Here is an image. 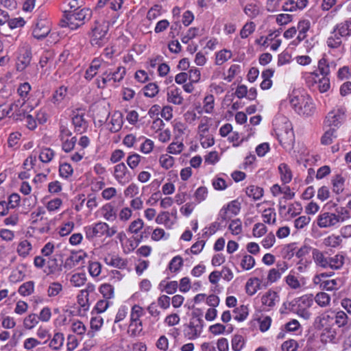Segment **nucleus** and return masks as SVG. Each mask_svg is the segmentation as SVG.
<instances>
[{
  "mask_svg": "<svg viewBox=\"0 0 351 351\" xmlns=\"http://www.w3.org/2000/svg\"><path fill=\"white\" fill-rule=\"evenodd\" d=\"M62 261L58 258V254H55L48 258L47 261L46 272L47 274H56L62 270Z\"/></svg>",
  "mask_w": 351,
  "mask_h": 351,
  "instance_id": "20",
  "label": "nucleus"
},
{
  "mask_svg": "<svg viewBox=\"0 0 351 351\" xmlns=\"http://www.w3.org/2000/svg\"><path fill=\"white\" fill-rule=\"evenodd\" d=\"M64 342V335L61 332H56L49 341V346L54 350H58L62 347Z\"/></svg>",
  "mask_w": 351,
  "mask_h": 351,
  "instance_id": "43",
  "label": "nucleus"
},
{
  "mask_svg": "<svg viewBox=\"0 0 351 351\" xmlns=\"http://www.w3.org/2000/svg\"><path fill=\"white\" fill-rule=\"evenodd\" d=\"M334 311H327L317 316L315 319V324L319 329H327L330 328V325L333 323Z\"/></svg>",
  "mask_w": 351,
  "mask_h": 351,
  "instance_id": "17",
  "label": "nucleus"
},
{
  "mask_svg": "<svg viewBox=\"0 0 351 351\" xmlns=\"http://www.w3.org/2000/svg\"><path fill=\"white\" fill-rule=\"evenodd\" d=\"M123 123V115L121 112L117 111L112 114L108 124L110 125L109 130L111 132H119Z\"/></svg>",
  "mask_w": 351,
  "mask_h": 351,
  "instance_id": "31",
  "label": "nucleus"
},
{
  "mask_svg": "<svg viewBox=\"0 0 351 351\" xmlns=\"http://www.w3.org/2000/svg\"><path fill=\"white\" fill-rule=\"evenodd\" d=\"M138 142H141L138 149L141 153L149 154L153 151L154 142L152 139L141 135L138 136Z\"/></svg>",
  "mask_w": 351,
  "mask_h": 351,
  "instance_id": "36",
  "label": "nucleus"
},
{
  "mask_svg": "<svg viewBox=\"0 0 351 351\" xmlns=\"http://www.w3.org/2000/svg\"><path fill=\"white\" fill-rule=\"evenodd\" d=\"M21 137L22 134L19 132L10 133L8 138V147L14 149L19 148Z\"/></svg>",
  "mask_w": 351,
  "mask_h": 351,
  "instance_id": "52",
  "label": "nucleus"
},
{
  "mask_svg": "<svg viewBox=\"0 0 351 351\" xmlns=\"http://www.w3.org/2000/svg\"><path fill=\"white\" fill-rule=\"evenodd\" d=\"M255 265V260L251 255L245 254L241 260V267L243 270H250Z\"/></svg>",
  "mask_w": 351,
  "mask_h": 351,
  "instance_id": "64",
  "label": "nucleus"
},
{
  "mask_svg": "<svg viewBox=\"0 0 351 351\" xmlns=\"http://www.w3.org/2000/svg\"><path fill=\"white\" fill-rule=\"evenodd\" d=\"M55 156L54 151L49 147H43L38 155L40 160L43 163L50 162Z\"/></svg>",
  "mask_w": 351,
  "mask_h": 351,
  "instance_id": "47",
  "label": "nucleus"
},
{
  "mask_svg": "<svg viewBox=\"0 0 351 351\" xmlns=\"http://www.w3.org/2000/svg\"><path fill=\"white\" fill-rule=\"evenodd\" d=\"M90 324L91 330L88 331L87 335L90 337H93L95 335L94 332H97L101 328L104 324V319L100 315L93 317L90 319Z\"/></svg>",
  "mask_w": 351,
  "mask_h": 351,
  "instance_id": "39",
  "label": "nucleus"
},
{
  "mask_svg": "<svg viewBox=\"0 0 351 351\" xmlns=\"http://www.w3.org/2000/svg\"><path fill=\"white\" fill-rule=\"evenodd\" d=\"M215 98L211 94L206 95L203 101V110L205 113L211 114L214 110Z\"/></svg>",
  "mask_w": 351,
  "mask_h": 351,
  "instance_id": "56",
  "label": "nucleus"
},
{
  "mask_svg": "<svg viewBox=\"0 0 351 351\" xmlns=\"http://www.w3.org/2000/svg\"><path fill=\"white\" fill-rule=\"evenodd\" d=\"M62 27H69L75 30L81 26V23L76 20L75 16L71 12H64V19L61 21Z\"/></svg>",
  "mask_w": 351,
  "mask_h": 351,
  "instance_id": "33",
  "label": "nucleus"
},
{
  "mask_svg": "<svg viewBox=\"0 0 351 351\" xmlns=\"http://www.w3.org/2000/svg\"><path fill=\"white\" fill-rule=\"evenodd\" d=\"M99 291L106 300L110 301V300L114 298V287L110 284H101L99 288Z\"/></svg>",
  "mask_w": 351,
  "mask_h": 351,
  "instance_id": "41",
  "label": "nucleus"
},
{
  "mask_svg": "<svg viewBox=\"0 0 351 351\" xmlns=\"http://www.w3.org/2000/svg\"><path fill=\"white\" fill-rule=\"evenodd\" d=\"M113 176L116 181L123 186L132 179V174L123 162H119L114 167Z\"/></svg>",
  "mask_w": 351,
  "mask_h": 351,
  "instance_id": "14",
  "label": "nucleus"
},
{
  "mask_svg": "<svg viewBox=\"0 0 351 351\" xmlns=\"http://www.w3.org/2000/svg\"><path fill=\"white\" fill-rule=\"evenodd\" d=\"M126 74V69L123 66H119L115 69L105 71L96 79V84L99 88L106 86L117 87L123 81Z\"/></svg>",
  "mask_w": 351,
  "mask_h": 351,
  "instance_id": "3",
  "label": "nucleus"
},
{
  "mask_svg": "<svg viewBox=\"0 0 351 351\" xmlns=\"http://www.w3.org/2000/svg\"><path fill=\"white\" fill-rule=\"evenodd\" d=\"M240 205L236 201H232L230 202L226 208H223L219 213V216L222 220H227L230 219L232 215H237L240 211Z\"/></svg>",
  "mask_w": 351,
  "mask_h": 351,
  "instance_id": "24",
  "label": "nucleus"
},
{
  "mask_svg": "<svg viewBox=\"0 0 351 351\" xmlns=\"http://www.w3.org/2000/svg\"><path fill=\"white\" fill-rule=\"evenodd\" d=\"M72 14L75 16L76 20L79 23H81V25L84 23L86 20H88L91 16V11L86 8L73 12Z\"/></svg>",
  "mask_w": 351,
  "mask_h": 351,
  "instance_id": "48",
  "label": "nucleus"
},
{
  "mask_svg": "<svg viewBox=\"0 0 351 351\" xmlns=\"http://www.w3.org/2000/svg\"><path fill=\"white\" fill-rule=\"evenodd\" d=\"M333 27L338 32L339 34L348 39L351 36V18L337 23Z\"/></svg>",
  "mask_w": 351,
  "mask_h": 351,
  "instance_id": "32",
  "label": "nucleus"
},
{
  "mask_svg": "<svg viewBox=\"0 0 351 351\" xmlns=\"http://www.w3.org/2000/svg\"><path fill=\"white\" fill-rule=\"evenodd\" d=\"M234 319L242 322L245 320L248 315V308L245 305H241L236 308L234 311Z\"/></svg>",
  "mask_w": 351,
  "mask_h": 351,
  "instance_id": "58",
  "label": "nucleus"
},
{
  "mask_svg": "<svg viewBox=\"0 0 351 351\" xmlns=\"http://www.w3.org/2000/svg\"><path fill=\"white\" fill-rule=\"evenodd\" d=\"M311 27V22L308 19L300 21L297 25V31H298L299 39H305L306 34Z\"/></svg>",
  "mask_w": 351,
  "mask_h": 351,
  "instance_id": "44",
  "label": "nucleus"
},
{
  "mask_svg": "<svg viewBox=\"0 0 351 351\" xmlns=\"http://www.w3.org/2000/svg\"><path fill=\"white\" fill-rule=\"evenodd\" d=\"M189 197L190 195L187 193L186 186H180L178 188L177 193L174 197V202L178 205H181L184 204Z\"/></svg>",
  "mask_w": 351,
  "mask_h": 351,
  "instance_id": "50",
  "label": "nucleus"
},
{
  "mask_svg": "<svg viewBox=\"0 0 351 351\" xmlns=\"http://www.w3.org/2000/svg\"><path fill=\"white\" fill-rule=\"evenodd\" d=\"M289 101L291 108L300 115L311 116L315 111L313 99L307 94L294 91L289 95Z\"/></svg>",
  "mask_w": 351,
  "mask_h": 351,
  "instance_id": "2",
  "label": "nucleus"
},
{
  "mask_svg": "<svg viewBox=\"0 0 351 351\" xmlns=\"http://www.w3.org/2000/svg\"><path fill=\"white\" fill-rule=\"evenodd\" d=\"M280 180L284 184L289 183L292 180V171L290 167L285 163H281L278 166Z\"/></svg>",
  "mask_w": 351,
  "mask_h": 351,
  "instance_id": "37",
  "label": "nucleus"
},
{
  "mask_svg": "<svg viewBox=\"0 0 351 351\" xmlns=\"http://www.w3.org/2000/svg\"><path fill=\"white\" fill-rule=\"evenodd\" d=\"M101 217L106 221L112 222L117 217V210L111 203H106L99 209Z\"/></svg>",
  "mask_w": 351,
  "mask_h": 351,
  "instance_id": "26",
  "label": "nucleus"
},
{
  "mask_svg": "<svg viewBox=\"0 0 351 351\" xmlns=\"http://www.w3.org/2000/svg\"><path fill=\"white\" fill-rule=\"evenodd\" d=\"M31 90V86L28 82H24L19 85L17 88V93L20 96V98L22 101L28 99L29 93Z\"/></svg>",
  "mask_w": 351,
  "mask_h": 351,
  "instance_id": "60",
  "label": "nucleus"
},
{
  "mask_svg": "<svg viewBox=\"0 0 351 351\" xmlns=\"http://www.w3.org/2000/svg\"><path fill=\"white\" fill-rule=\"evenodd\" d=\"M156 223L158 224H162L167 228H171L174 223L170 219V215L169 212L162 211L160 212L156 218Z\"/></svg>",
  "mask_w": 351,
  "mask_h": 351,
  "instance_id": "42",
  "label": "nucleus"
},
{
  "mask_svg": "<svg viewBox=\"0 0 351 351\" xmlns=\"http://www.w3.org/2000/svg\"><path fill=\"white\" fill-rule=\"evenodd\" d=\"M262 308L267 311L273 308L280 302V296L278 292L269 289L266 291L261 298Z\"/></svg>",
  "mask_w": 351,
  "mask_h": 351,
  "instance_id": "16",
  "label": "nucleus"
},
{
  "mask_svg": "<svg viewBox=\"0 0 351 351\" xmlns=\"http://www.w3.org/2000/svg\"><path fill=\"white\" fill-rule=\"evenodd\" d=\"M346 40L344 36H341V34H339L338 32L332 27L326 39V43L330 51L342 52L344 51L343 40Z\"/></svg>",
  "mask_w": 351,
  "mask_h": 351,
  "instance_id": "12",
  "label": "nucleus"
},
{
  "mask_svg": "<svg viewBox=\"0 0 351 351\" xmlns=\"http://www.w3.org/2000/svg\"><path fill=\"white\" fill-rule=\"evenodd\" d=\"M86 281L85 273H76L71 276L70 282L73 287H80L83 286Z\"/></svg>",
  "mask_w": 351,
  "mask_h": 351,
  "instance_id": "55",
  "label": "nucleus"
},
{
  "mask_svg": "<svg viewBox=\"0 0 351 351\" xmlns=\"http://www.w3.org/2000/svg\"><path fill=\"white\" fill-rule=\"evenodd\" d=\"M143 157L137 153H132L127 157L126 162L128 167L134 170L138 167Z\"/></svg>",
  "mask_w": 351,
  "mask_h": 351,
  "instance_id": "59",
  "label": "nucleus"
},
{
  "mask_svg": "<svg viewBox=\"0 0 351 351\" xmlns=\"http://www.w3.org/2000/svg\"><path fill=\"white\" fill-rule=\"evenodd\" d=\"M313 295L306 294L290 302L289 306L291 311L307 320L311 317L312 314L309 308L313 306Z\"/></svg>",
  "mask_w": 351,
  "mask_h": 351,
  "instance_id": "5",
  "label": "nucleus"
},
{
  "mask_svg": "<svg viewBox=\"0 0 351 351\" xmlns=\"http://www.w3.org/2000/svg\"><path fill=\"white\" fill-rule=\"evenodd\" d=\"M345 182L346 178L341 173L333 176L331 179L332 192L337 195L342 193L345 189Z\"/></svg>",
  "mask_w": 351,
  "mask_h": 351,
  "instance_id": "29",
  "label": "nucleus"
},
{
  "mask_svg": "<svg viewBox=\"0 0 351 351\" xmlns=\"http://www.w3.org/2000/svg\"><path fill=\"white\" fill-rule=\"evenodd\" d=\"M285 280L287 285L294 290L300 289L305 285L304 278H298L293 269L289 271V274L285 278Z\"/></svg>",
  "mask_w": 351,
  "mask_h": 351,
  "instance_id": "23",
  "label": "nucleus"
},
{
  "mask_svg": "<svg viewBox=\"0 0 351 351\" xmlns=\"http://www.w3.org/2000/svg\"><path fill=\"white\" fill-rule=\"evenodd\" d=\"M108 22L101 20L96 21L92 28L91 44L93 46L101 47L108 40Z\"/></svg>",
  "mask_w": 351,
  "mask_h": 351,
  "instance_id": "7",
  "label": "nucleus"
},
{
  "mask_svg": "<svg viewBox=\"0 0 351 351\" xmlns=\"http://www.w3.org/2000/svg\"><path fill=\"white\" fill-rule=\"evenodd\" d=\"M346 119V110L343 107H335L326 114L324 125L337 130Z\"/></svg>",
  "mask_w": 351,
  "mask_h": 351,
  "instance_id": "8",
  "label": "nucleus"
},
{
  "mask_svg": "<svg viewBox=\"0 0 351 351\" xmlns=\"http://www.w3.org/2000/svg\"><path fill=\"white\" fill-rule=\"evenodd\" d=\"M328 256L327 253L317 248L312 250V258L315 265L323 269H327Z\"/></svg>",
  "mask_w": 351,
  "mask_h": 351,
  "instance_id": "22",
  "label": "nucleus"
},
{
  "mask_svg": "<svg viewBox=\"0 0 351 351\" xmlns=\"http://www.w3.org/2000/svg\"><path fill=\"white\" fill-rule=\"evenodd\" d=\"M314 301L321 307H326L330 303V296L325 292H319L315 297Z\"/></svg>",
  "mask_w": 351,
  "mask_h": 351,
  "instance_id": "51",
  "label": "nucleus"
},
{
  "mask_svg": "<svg viewBox=\"0 0 351 351\" xmlns=\"http://www.w3.org/2000/svg\"><path fill=\"white\" fill-rule=\"evenodd\" d=\"M317 71L321 75L328 77L330 73V66L325 58H322L318 61Z\"/></svg>",
  "mask_w": 351,
  "mask_h": 351,
  "instance_id": "61",
  "label": "nucleus"
},
{
  "mask_svg": "<svg viewBox=\"0 0 351 351\" xmlns=\"http://www.w3.org/2000/svg\"><path fill=\"white\" fill-rule=\"evenodd\" d=\"M67 87L61 86L53 93L51 102L56 106H60L67 95Z\"/></svg>",
  "mask_w": 351,
  "mask_h": 351,
  "instance_id": "35",
  "label": "nucleus"
},
{
  "mask_svg": "<svg viewBox=\"0 0 351 351\" xmlns=\"http://www.w3.org/2000/svg\"><path fill=\"white\" fill-rule=\"evenodd\" d=\"M86 239L89 241L102 237H112L117 232L116 226H110L104 221H97L84 227Z\"/></svg>",
  "mask_w": 351,
  "mask_h": 351,
  "instance_id": "4",
  "label": "nucleus"
},
{
  "mask_svg": "<svg viewBox=\"0 0 351 351\" xmlns=\"http://www.w3.org/2000/svg\"><path fill=\"white\" fill-rule=\"evenodd\" d=\"M144 309L138 304H134L130 311V321L142 322L141 318L144 315Z\"/></svg>",
  "mask_w": 351,
  "mask_h": 351,
  "instance_id": "49",
  "label": "nucleus"
},
{
  "mask_svg": "<svg viewBox=\"0 0 351 351\" xmlns=\"http://www.w3.org/2000/svg\"><path fill=\"white\" fill-rule=\"evenodd\" d=\"M204 326V320L199 317H193L184 329V335L189 340L199 338Z\"/></svg>",
  "mask_w": 351,
  "mask_h": 351,
  "instance_id": "9",
  "label": "nucleus"
},
{
  "mask_svg": "<svg viewBox=\"0 0 351 351\" xmlns=\"http://www.w3.org/2000/svg\"><path fill=\"white\" fill-rule=\"evenodd\" d=\"M143 331L142 322H129L128 333L131 337H138Z\"/></svg>",
  "mask_w": 351,
  "mask_h": 351,
  "instance_id": "46",
  "label": "nucleus"
},
{
  "mask_svg": "<svg viewBox=\"0 0 351 351\" xmlns=\"http://www.w3.org/2000/svg\"><path fill=\"white\" fill-rule=\"evenodd\" d=\"M306 85L313 90L326 93L330 88L328 77L321 75L317 71L305 73L303 75Z\"/></svg>",
  "mask_w": 351,
  "mask_h": 351,
  "instance_id": "6",
  "label": "nucleus"
},
{
  "mask_svg": "<svg viewBox=\"0 0 351 351\" xmlns=\"http://www.w3.org/2000/svg\"><path fill=\"white\" fill-rule=\"evenodd\" d=\"M51 31V23L44 16L35 20L32 25V35L40 40L45 38Z\"/></svg>",
  "mask_w": 351,
  "mask_h": 351,
  "instance_id": "11",
  "label": "nucleus"
},
{
  "mask_svg": "<svg viewBox=\"0 0 351 351\" xmlns=\"http://www.w3.org/2000/svg\"><path fill=\"white\" fill-rule=\"evenodd\" d=\"M263 189L255 185H250L245 189L246 195L254 200H258L263 196Z\"/></svg>",
  "mask_w": 351,
  "mask_h": 351,
  "instance_id": "40",
  "label": "nucleus"
},
{
  "mask_svg": "<svg viewBox=\"0 0 351 351\" xmlns=\"http://www.w3.org/2000/svg\"><path fill=\"white\" fill-rule=\"evenodd\" d=\"M243 12L247 16L254 19L260 14V8L256 4L248 3L245 6Z\"/></svg>",
  "mask_w": 351,
  "mask_h": 351,
  "instance_id": "62",
  "label": "nucleus"
},
{
  "mask_svg": "<svg viewBox=\"0 0 351 351\" xmlns=\"http://www.w3.org/2000/svg\"><path fill=\"white\" fill-rule=\"evenodd\" d=\"M261 280L258 278H250L245 285L246 293L249 295H254L261 289Z\"/></svg>",
  "mask_w": 351,
  "mask_h": 351,
  "instance_id": "38",
  "label": "nucleus"
},
{
  "mask_svg": "<svg viewBox=\"0 0 351 351\" xmlns=\"http://www.w3.org/2000/svg\"><path fill=\"white\" fill-rule=\"evenodd\" d=\"M167 100L174 105L182 104L184 99L182 96V90L178 87L169 88L167 93Z\"/></svg>",
  "mask_w": 351,
  "mask_h": 351,
  "instance_id": "28",
  "label": "nucleus"
},
{
  "mask_svg": "<svg viewBox=\"0 0 351 351\" xmlns=\"http://www.w3.org/2000/svg\"><path fill=\"white\" fill-rule=\"evenodd\" d=\"M72 123L75 131L80 134L85 132L88 127V123L84 118V113L79 110L73 112Z\"/></svg>",
  "mask_w": 351,
  "mask_h": 351,
  "instance_id": "18",
  "label": "nucleus"
},
{
  "mask_svg": "<svg viewBox=\"0 0 351 351\" xmlns=\"http://www.w3.org/2000/svg\"><path fill=\"white\" fill-rule=\"evenodd\" d=\"M302 211V204L298 202L291 203L288 206L282 205L280 203L279 205V214L282 216L285 220H290L295 217L300 215Z\"/></svg>",
  "mask_w": 351,
  "mask_h": 351,
  "instance_id": "15",
  "label": "nucleus"
},
{
  "mask_svg": "<svg viewBox=\"0 0 351 351\" xmlns=\"http://www.w3.org/2000/svg\"><path fill=\"white\" fill-rule=\"evenodd\" d=\"M62 290L63 287L61 283L58 282H51L47 290V296L51 298L57 297L62 293Z\"/></svg>",
  "mask_w": 351,
  "mask_h": 351,
  "instance_id": "45",
  "label": "nucleus"
},
{
  "mask_svg": "<svg viewBox=\"0 0 351 351\" xmlns=\"http://www.w3.org/2000/svg\"><path fill=\"white\" fill-rule=\"evenodd\" d=\"M245 344V339L241 335H234L231 340V346L233 351H241Z\"/></svg>",
  "mask_w": 351,
  "mask_h": 351,
  "instance_id": "53",
  "label": "nucleus"
},
{
  "mask_svg": "<svg viewBox=\"0 0 351 351\" xmlns=\"http://www.w3.org/2000/svg\"><path fill=\"white\" fill-rule=\"evenodd\" d=\"M343 285V280L341 278L326 280L321 282L319 288L322 290L332 291L339 289Z\"/></svg>",
  "mask_w": 351,
  "mask_h": 351,
  "instance_id": "30",
  "label": "nucleus"
},
{
  "mask_svg": "<svg viewBox=\"0 0 351 351\" xmlns=\"http://www.w3.org/2000/svg\"><path fill=\"white\" fill-rule=\"evenodd\" d=\"M12 110H10L11 118L14 120H22L25 116L33 110L27 101H22L20 99L10 104Z\"/></svg>",
  "mask_w": 351,
  "mask_h": 351,
  "instance_id": "10",
  "label": "nucleus"
},
{
  "mask_svg": "<svg viewBox=\"0 0 351 351\" xmlns=\"http://www.w3.org/2000/svg\"><path fill=\"white\" fill-rule=\"evenodd\" d=\"M345 262V256L341 254H337L333 256L328 257L327 269H340Z\"/></svg>",
  "mask_w": 351,
  "mask_h": 351,
  "instance_id": "34",
  "label": "nucleus"
},
{
  "mask_svg": "<svg viewBox=\"0 0 351 351\" xmlns=\"http://www.w3.org/2000/svg\"><path fill=\"white\" fill-rule=\"evenodd\" d=\"M341 241L340 236L332 234L324 239L323 244L326 247H337L341 244Z\"/></svg>",
  "mask_w": 351,
  "mask_h": 351,
  "instance_id": "63",
  "label": "nucleus"
},
{
  "mask_svg": "<svg viewBox=\"0 0 351 351\" xmlns=\"http://www.w3.org/2000/svg\"><path fill=\"white\" fill-rule=\"evenodd\" d=\"M34 291V282L27 281L23 283L19 288L18 292L22 296L30 295Z\"/></svg>",
  "mask_w": 351,
  "mask_h": 351,
  "instance_id": "54",
  "label": "nucleus"
},
{
  "mask_svg": "<svg viewBox=\"0 0 351 351\" xmlns=\"http://www.w3.org/2000/svg\"><path fill=\"white\" fill-rule=\"evenodd\" d=\"M86 254L82 251L72 252L71 254L65 260L64 267L66 269L71 268L78 265L85 258Z\"/></svg>",
  "mask_w": 351,
  "mask_h": 351,
  "instance_id": "27",
  "label": "nucleus"
},
{
  "mask_svg": "<svg viewBox=\"0 0 351 351\" xmlns=\"http://www.w3.org/2000/svg\"><path fill=\"white\" fill-rule=\"evenodd\" d=\"M104 262L107 265L119 269H126L128 265V261L127 258L121 257L117 254H108L104 258Z\"/></svg>",
  "mask_w": 351,
  "mask_h": 351,
  "instance_id": "19",
  "label": "nucleus"
},
{
  "mask_svg": "<svg viewBox=\"0 0 351 351\" xmlns=\"http://www.w3.org/2000/svg\"><path fill=\"white\" fill-rule=\"evenodd\" d=\"M334 319L335 324L339 327L346 326L348 323V317L343 311H335Z\"/></svg>",
  "mask_w": 351,
  "mask_h": 351,
  "instance_id": "57",
  "label": "nucleus"
},
{
  "mask_svg": "<svg viewBox=\"0 0 351 351\" xmlns=\"http://www.w3.org/2000/svg\"><path fill=\"white\" fill-rule=\"evenodd\" d=\"M274 132L279 143L285 147L293 145L295 135L291 123L286 117H280L273 121Z\"/></svg>",
  "mask_w": 351,
  "mask_h": 351,
  "instance_id": "1",
  "label": "nucleus"
},
{
  "mask_svg": "<svg viewBox=\"0 0 351 351\" xmlns=\"http://www.w3.org/2000/svg\"><path fill=\"white\" fill-rule=\"evenodd\" d=\"M32 52L27 46H22L16 51V68L18 71H23L29 64Z\"/></svg>",
  "mask_w": 351,
  "mask_h": 351,
  "instance_id": "13",
  "label": "nucleus"
},
{
  "mask_svg": "<svg viewBox=\"0 0 351 351\" xmlns=\"http://www.w3.org/2000/svg\"><path fill=\"white\" fill-rule=\"evenodd\" d=\"M32 250L33 246L32 243L26 239H20L16 248V253L23 258L30 256Z\"/></svg>",
  "mask_w": 351,
  "mask_h": 351,
  "instance_id": "25",
  "label": "nucleus"
},
{
  "mask_svg": "<svg viewBox=\"0 0 351 351\" xmlns=\"http://www.w3.org/2000/svg\"><path fill=\"white\" fill-rule=\"evenodd\" d=\"M317 224L320 228H329L339 224V222L334 213H324L319 215Z\"/></svg>",
  "mask_w": 351,
  "mask_h": 351,
  "instance_id": "21",
  "label": "nucleus"
}]
</instances>
